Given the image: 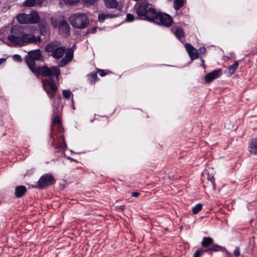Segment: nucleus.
I'll return each mask as SVG.
<instances>
[{"mask_svg":"<svg viewBox=\"0 0 257 257\" xmlns=\"http://www.w3.org/2000/svg\"><path fill=\"white\" fill-rule=\"evenodd\" d=\"M37 77L41 75L43 77H49L48 78L42 80L43 86L50 98H53L56 95L58 88L55 81L51 77L53 75L57 79L60 75V70L58 66L49 67L46 65L42 66L35 67L31 70Z\"/></svg>","mask_w":257,"mask_h":257,"instance_id":"1","label":"nucleus"},{"mask_svg":"<svg viewBox=\"0 0 257 257\" xmlns=\"http://www.w3.org/2000/svg\"><path fill=\"white\" fill-rule=\"evenodd\" d=\"M134 10L139 19L153 23L156 15L157 11L151 7L146 2H141L136 5Z\"/></svg>","mask_w":257,"mask_h":257,"instance_id":"2","label":"nucleus"},{"mask_svg":"<svg viewBox=\"0 0 257 257\" xmlns=\"http://www.w3.org/2000/svg\"><path fill=\"white\" fill-rule=\"evenodd\" d=\"M70 24L74 28L82 29L87 27L89 20L87 15L83 13H76L69 18Z\"/></svg>","mask_w":257,"mask_h":257,"instance_id":"3","label":"nucleus"},{"mask_svg":"<svg viewBox=\"0 0 257 257\" xmlns=\"http://www.w3.org/2000/svg\"><path fill=\"white\" fill-rule=\"evenodd\" d=\"M53 26L57 28L61 34L65 37H68L70 35V26L65 20H57L51 17L50 19Z\"/></svg>","mask_w":257,"mask_h":257,"instance_id":"4","label":"nucleus"},{"mask_svg":"<svg viewBox=\"0 0 257 257\" xmlns=\"http://www.w3.org/2000/svg\"><path fill=\"white\" fill-rule=\"evenodd\" d=\"M43 58L40 49L31 50L28 53L25 57V61L31 70L36 67V61H42Z\"/></svg>","mask_w":257,"mask_h":257,"instance_id":"5","label":"nucleus"},{"mask_svg":"<svg viewBox=\"0 0 257 257\" xmlns=\"http://www.w3.org/2000/svg\"><path fill=\"white\" fill-rule=\"evenodd\" d=\"M153 23L158 25L170 27L173 23L172 17L169 14L158 11Z\"/></svg>","mask_w":257,"mask_h":257,"instance_id":"6","label":"nucleus"},{"mask_svg":"<svg viewBox=\"0 0 257 257\" xmlns=\"http://www.w3.org/2000/svg\"><path fill=\"white\" fill-rule=\"evenodd\" d=\"M11 35L8 36L9 40L15 44H21V39L23 35L24 29L20 26H14L11 29Z\"/></svg>","mask_w":257,"mask_h":257,"instance_id":"7","label":"nucleus"},{"mask_svg":"<svg viewBox=\"0 0 257 257\" xmlns=\"http://www.w3.org/2000/svg\"><path fill=\"white\" fill-rule=\"evenodd\" d=\"M55 183L54 177L51 174H46L42 175L37 182L36 188L44 189L50 186Z\"/></svg>","mask_w":257,"mask_h":257,"instance_id":"8","label":"nucleus"},{"mask_svg":"<svg viewBox=\"0 0 257 257\" xmlns=\"http://www.w3.org/2000/svg\"><path fill=\"white\" fill-rule=\"evenodd\" d=\"M61 46L60 41H54L47 44L45 47V50L49 53H54Z\"/></svg>","mask_w":257,"mask_h":257,"instance_id":"9","label":"nucleus"},{"mask_svg":"<svg viewBox=\"0 0 257 257\" xmlns=\"http://www.w3.org/2000/svg\"><path fill=\"white\" fill-rule=\"evenodd\" d=\"M222 74V69L214 70L207 73L205 76V80L207 83H210L214 79L218 78Z\"/></svg>","mask_w":257,"mask_h":257,"instance_id":"10","label":"nucleus"},{"mask_svg":"<svg viewBox=\"0 0 257 257\" xmlns=\"http://www.w3.org/2000/svg\"><path fill=\"white\" fill-rule=\"evenodd\" d=\"M41 41L40 37H38L37 39H36V37L32 35V34H23V35L21 39V44L23 43H36L37 42H40Z\"/></svg>","mask_w":257,"mask_h":257,"instance_id":"11","label":"nucleus"},{"mask_svg":"<svg viewBox=\"0 0 257 257\" xmlns=\"http://www.w3.org/2000/svg\"><path fill=\"white\" fill-rule=\"evenodd\" d=\"M185 47L192 60H194L198 57V54L197 50L190 43H186L185 45Z\"/></svg>","mask_w":257,"mask_h":257,"instance_id":"12","label":"nucleus"},{"mask_svg":"<svg viewBox=\"0 0 257 257\" xmlns=\"http://www.w3.org/2000/svg\"><path fill=\"white\" fill-rule=\"evenodd\" d=\"M211 245V246L210 247L205 249L206 252H208L210 254H212L213 252H216L221 250L225 251L227 255H230V253L226 250V249L224 247L213 243Z\"/></svg>","mask_w":257,"mask_h":257,"instance_id":"13","label":"nucleus"},{"mask_svg":"<svg viewBox=\"0 0 257 257\" xmlns=\"http://www.w3.org/2000/svg\"><path fill=\"white\" fill-rule=\"evenodd\" d=\"M27 190V189L25 186H17L15 188V195L17 198H21L25 194Z\"/></svg>","mask_w":257,"mask_h":257,"instance_id":"14","label":"nucleus"},{"mask_svg":"<svg viewBox=\"0 0 257 257\" xmlns=\"http://www.w3.org/2000/svg\"><path fill=\"white\" fill-rule=\"evenodd\" d=\"M172 32L174 34L176 37L180 40L181 38L185 36V33L182 28L179 27H173L171 29Z\"/></svg>","mask_w":257,"mask_h":257,"instance_id":"15","label":"nucleus"},{"mask_svg":"<svg viewBox=\"0 0 257 257\" xmlns=\"http://www.w3.org/2000/svg\"><path fill=\"white\" fill-rule=\"evenodd\" d=\"M30 24H37L40 21V18L38 13L34 12L29 14Z\"/></svg>","mask_w":257,"mask_h":257,"instance_id":"16","label":"nucleus"},{"mask_svg":"<svg viewBox=\"0 0 257 257\" xmlns=\"http://www.w3.org/2000/svg\"><path fill=\"white\" fill-rule=\"evenodd\" d=\"M66 52V48L64 46H61L54 53L51 54L52 57L55 59L62 58Z\"/></svg>","mask_w":257,"mask_h":257,"instance_id":"17","label":"nucleus"},{"mask_svg":"<svg viewBox=\"0 0 257 257\" xmlns=\"http://www.w3.org/2000/svg\"><path fill=\"white\" fill-rule=\"evenodd\" d=\"M17 19L21 24H30L29 14H19L17 16Z\"/></svg>","mask_w":257,"mask_h":257,"instance_id":"18","label":"nucleus"},{"mask_svg":"<svg viewBox=\"0 0 257 257\" xmlns=\"http://www.w3.org/2000/svg\"><path fill=\"white\" fill-rule=\"evenodd\" d=\"M249 152L254 155L257 154V138L251 140L249 146Z\"/></svg>","mask_w":257,"mask_h":257,"instance_id":"19","label":"nucleus"},{"mask_svg":"<svg viewBox=\"0 0 257 257\" xmlns=\"http://www.w3.org/2000/svg\"><path fill=\"white\" fill-rule=\"evenodd\" d=\"M105 6L108 9H115L118 6L117 0H104Z\"/></svg>","mask_w":257,"mask_h":257,"instance_id":"20","label":"nucleus"},{"mask_svg":"<svg viewBox=\"0 0 257 257\" xmlns=\"http://www.w3.org/2000/svg\"><path fill=\"white\" fill-rule=\"evenodd\" d=\"M39 23V28L41 35L45 36L47 34V23L45 21H41Z\"/></svg>","mask_w":257,"mask_h":257,"instance_id":"21","label":"nucleus"},{"mask_svg":"<svg viewBox=\"0 0 257 257\" xmlns=\"http://www.w3.org/2000/svg\"><path fill=\"white\" fill-rule=\"evenodd\" d=\"M213 242V239L212 238L210 237H204L203 238L201 245L203 247H206L212 244Z\"/></svg>","mask_w":257,"mask_h":257,"instance_id":"22","label":"nucleus"},{"mask_svg":"<svg viewBox=\"0 0 257 257\" xmlns=\"http://www.w3.org/2000/svg\"><path fill=\"white\" fill-rule=\"evenodd\" d=\"M239 63L238 61H235L234 63L228 67V72L230 76L232 75L237 70Z\"/></svg>","mask_w":257,"mask_h":257,"instance_id":"23","label":"nucleus"},{"mask_svg":"<svg viewBox=\"0 0 257 257\" xmlns=\"http://www.w3.org/2000/svg\"><path fill=\"white\" fill-rule=\"evenodd\" d=\"M184 4V0H174V8L176 10H179L182 8Z\"/></svg>","mask_w":257,"mask_h":257,"instance_id":"24","label":"nucleus"},{"mask_svg":"<svg viewBox=\"0 0 257 257\" xmlns=\"http://www.w3.org/2000/svg\"><path fill=\"white\" fill-rule=\"evenodd\" d=\"M24 7H32L34 6H37L36 0H26L23 4Z\"/></svg>","mask_w":257,"mask_h":257,"instance_id":"25","label":"nucleus"},{"mask_svg":"<svg viewBox=\"0 0 257 257\" xmlns=\"http://www.w3.org/2000/svg\"><path fill=\"white\" fill-rule=\"evenodd\" d=\"M202 208V205L201 203H198L196 204L193 208H192V212L194 214H196L198 213Z\"/></svg>","mask_w":257,"mask_h":257,"instance_id":"26","label":"nucleus"},{"mask_svg":"<svg viewBox=\"0 0 257 257\" xmlns=\"http://www.w3.org/2000/svg\"><path fill=\"white\" fill-rule=\"evenodd\" d=\"M66 59L70 62L73 57V52L71 50L68 51L64 57Z\"/></svg>","mask_w":257,"mask_h":257,"instance_id":"27","label":"nucleus"},{"mask_svg":"<svg viewBox=\"0 0 257 257\" xmlns=\"http://www.w3.org/2000/svg\"><path fill=\"white\" fill-rule=\"evenodd\" d=\"M90 78V81L91 83L95 82L97 80V73L95 72H92L88 75Z\"/></svg>","mask_w":257,"mask_h":257,"instance_id":"28","label":"nucleus"},{"mask_svg":"<svg viewBox=\"0 0 257 257\" xmlns=\"http://www.w3.org/2000/svg\"><path fill=\"white\" fill-rule=\"evenodd\" d=\"M206 252V249H197L194 252L193 254V257H201L203 253Z\"/></svg>","mask_w":257,"mask_h":257,"instance_id":"29","label":"nucleus"},{"mask_svg":"<svg viewBox=\"0 0 257 257\" xmlns=\"http://www.w3.org/2000/svg\"><path fill=\"white\" fill-rule=\"evenodd\" d=\"M207 179L211 183L213 190H215V188H216V185H215V179H214V177L212 175H210L209 174H208Z\"/></svg>","mask_w":257,"mask_h":257,"instance_id":"30","label":"nucleus"},{"mask_svg":"<svg viewBox=\"0 0 257 257\" xmlns=\"http://www.w3.org/2000/svg\"><path fill=\"white\" fill-rule=\"evenodd\" d=\"M62 94L63 97L66 99L70 98L71 96L72 95L71 92L69 90H63L62 91Z\"/></svg>","mask_w":257,"mask_h":257,"instance_id":"31","label":"nucleus"},{"mask_svg":"<svg viewBox=\"0 0 257 257\" xmlns=\"http://www.w3.org/2000/svg\"><path fill=\"white\" fill-rule=\"evenodd\" d=\"M69 62H70L69 61L66 59L64 57H63L58 63L59 67H64Z\"/></svg>","mask_w":257,"mask_h":257,"instance_id":"32","label":"nucleus"},{"mask_svg":"<svg viewBox=\"0 0 257 257\" xmlns=\"http://www.w3.org/2000/svg\"><path fill=\"white\" fill-rule=\"evenodd\" d=\"M134 19H135L134 16L132 14L128 13L126 15V20H125L126 22H133L134 20Z\"/></svg>","mask_w":257,"mask_h":257,"instance_id":"33","label":"nucleus"},{"mask_svg":"<svg viewBox=\"0 0 257 257\" xmlns=\"http://www.w3.org/2000/svg\"><path fill=\"white\" fill-rule=\"evenodd\" d=\"M84 3L87 5V6H92L95 3L97 0H83Z\"/></svg>","mask_w":257,"mask_h":257,"instance_id":"34","label":"nucleus"},{"mask_svg":"<svg viewBox=\"0 0 257 257\" xmlns=\"http://www.w3.org/2000/svg\"><path fill=\"white\" fill-rule=\"evenodd\" d=\"M97 27H94L92 28L88 29L87 31L86 34H94L96 32Z\"/></svg>","mask_w":257,"mask_h":257,"instance_id":"35","label":"nucleus"},{"mask_svg":"<svg viewBox=\"0 0 257 257\" xmlns=\"http://www.w3.org/2000/svg\"><path fill=\"white\" fill-rule=\"evenodd\" d=\"M106 19V17L104 14H100L98 15V20L100 23H103Z\"/></svg>","mask_w":257,"mask_h":257,"instance_id":"36","label":"nucleus"},{"mask_svg":"<svg viewBox=\"0 0 257 257\" xmlns=\"http://www.w3.org/2000/svg\"><path fill=\"white\" fill-rule=\"evenodd\" d=\"M105 16L106 19L113 18L118 17L119 14H105Z\"/></svg>","mask_w":257,"mask_h":257,"instance_id":"37","label":"nucleus"},{"mask_svg":"<svg viewBox=\"0 0 257 257\" xmlns=\"http://www.w3.org/2000/svg\"><path fill=\"white\" fill-rule=\"evenodd\" d=\"M13 59L17 62H21L22 61L21 57L18 54H15L13 56Z\"/></svg>","mask_w":257,"mask_h":257,"instance_id":"38","label":"nucleus"},{"mask_svg":"<svg viewBox=\"0 0 257 257\" xmlns=\"http://www.w3.org/2000/svg\"><path fill=\"white\" fill-rule=\"evenodd\" d=\"M61 122V120L60 119V117L58 116H56L54 117L53 120V123L54 124H58Z\"/></svg>","mask_w":257,"mask_h":257,"instance_id":"39","label":"nucleus"},{"mask_svg":"<svg viewBox=\"0 0 257 257\" xmlns=\"http://www.w3.org/2000/svg\"><path fill=\"white\" fill-rule=\"evenodd\" d=\"M97 72L98 73L99 75L101 77H103L105 76L106 74L105 71L101 69H98Z\"/></svg>","mask_w":257,"mask_h":257,"instance_id":"40","label":"nucleus"},{"mask_svg":"<svg viewBox=\"0 0 257 257\" xmlns=\"http://www.w3.org/2000/svg\"><path fill=\"white\" fill-rule=\"evenodd\" d=\"M233 254L236 256H238L240 255L239 248L238 247L235 248L233 252Z\"/></svg>","mask_w":257,"mask_h":257,"instance_id":"41","label":"nucleus"},{"mask_svg":"<svg viewBox=\"0 0 257 257\" xmlns=\"http://www.w3.org/2000/svg\"><path fill=\"white\" fill-rule=\"evenodd\" d=\"M199 51L200 53L204 54L206 53V49L205 47H201L199 48Z\"/></svg>","mask_w":257,"mask_h":257,"instance_id":"42","label":"nucleus"},{"mask_svg":"<svg viewBox=\"0 0 257 257\" xmlns=\"http://www.w3.org/2000/svg\"><path fill=\"white\" fill-rule=\"evenodd\" d=\"M125 208V206L124 205H120L119 206H116L117 210H118L119 211H123Z\"/></svg>","mask_w":257,"mask_h":257,"instance_id":"43","label":"nucleus"},{"mask_svg":"<svg viewBox=\"0 0 257 257\" xmlns=\"http://www.w3.org/2000/svg\"><path fill=\"white\" fill-rule=\"evenodd\" d=\"M45 0H36L37 6H41Z\"/></svg>","mask_w":257,"mask_h":257,"instance_id":"44","label":"nucleus"},{"mask_svg":"<svg viewBox=\"0 0 257 257\" xmlns=\"http://www.w3.org/2000/svg\"><path fill=\"white\" fill-rule=\"evenodd\" d=\"M140 193L137 192H133L132 193V196L134 197H138L140 196Z\"/></svg>","mask_w":257,"mask_h":257,"instance_id":"45","label":"nucleus"},{"mask_svg":"<svg viewBox=\"0 0 257 257\" xmlns=\"http://www.w3.org/2000/svg\"><path fill=\"white\" fill-rule=\"evenodd\" d=\"M5 61H6V59L5 58H1L0 59V64L3 63V62H4Z\"/></svg>","mask_w":257,"mask_h":257,"instance_id":"46","label":"nucleus"},{"mask_svg":"<svg viewBox=\"0 0 257 257\" xmlns=\"http://www.w3.org/2000/svg\"><path fill=\"white\" fill-rule=\"evenodd\" d=\"M63 145H64V147H66V143L65 142H64Z\"/></svg>","mask_w":257,"mask_h":257,"instance_id":"47","label":"nucleus"},{"mask_svg":"<svg viewBox=\"0 0 257 257\" xmlns=\"http://www.w3.org/2000/svg\"><path fill=\"white\" fill-rule=\"evenodd\" d=\"M202 63L204 64V60L203 59H202Z\"/></svg>","mask_w":257,"mask_h":257,"instance_id":"48","label":"nucleus"},{"mask_svg":"<svg viewBox=\"0 0 257 257\" xmlns=\"http://www.w3.org/2000/svg\"><path fill=\"white\" fill-rule=\"evenodd\" d=\"M58 98L59 99H61V96H60V95H59V96H58Z\"/></svg>","mask_w":257,"mask_h":257,"instance_id":"49","label":"nucleus"},{"mask_svg":"<svg viewBox=\"0 0 257 257\" xmlns=\"http://www.w3.org/2000/svg\"><path fill=\"white\" fill-rule=\"evenodd\" d=\"M60 147H61V148L63 149V146L62 145H61V146H60Z\"/></svg>","mask_w":257,"mask_h":257,"instance_id":"50","label":"nucleus"},{"mask_svg":"<svg viewBox=\"0 0 257 257\" xmlns=\"http://www.w3.org/2000/svg\"><path fill=\"white\" fill-rule=\"evenodd\" d=\"M72 103L73 104V99H72Z\"/></svg>","mask_w":257,"mask_h":257,"instance_id":"51","label":"nucleus"}]
</instances>
